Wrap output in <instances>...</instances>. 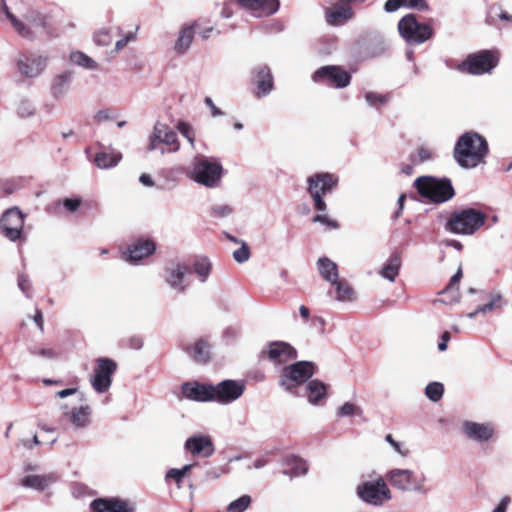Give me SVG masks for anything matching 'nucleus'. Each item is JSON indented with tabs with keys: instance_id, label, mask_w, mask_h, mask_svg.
I'll use <instances>...</instances> for the list:
<instances>
[{
	"instance_id": "obj_59",
	"label": "nucleus",
	"mask_w": 512,
	"mask_h": 512,
	"mask_svg": "<svg viewBox=\"0 0 512 512\" xmlns=\"http://www.w3.org/2000/svg\"><path fill=\"white\" fill-rule=\"evenodd\" d=\"M385 439L394 448V450L397 453H399L402 456H406L407 455L408 451L407 450L403 451L402 450V445L399 442L395 441L393 439L392 435H390V434L386 435Z\"/></svg>"
},
{
	"instance_id": "obj_34",
	"label": "nucleus",
	"mask_w": 512,
	"mask_h": 512,
	"mask_svg": "<svg viewBox=\"0 0 512 512\" xmlns=\"http://www.w3.org/2000/svg\"><path fill=\"white\" fill-rule=\"evenodd\" d=\"M210 344L205 339H199L195 342L190 352L187 348V352L191 355L193 360L197 363H206L210 359Z\"/></svg>"
},
{
	"instance_id": "obj_44",
	"label": "nucleus",
	"mask_w": 512,
	"mask_h": 512,
	"mask_svg": "<svg viewBox=\"0 0 512 512\" xmlns=\"http://www.w3.org/2000/svg\"><path fill=\"white\" fill-rule=\"evenodd\" d=\"M444 393V386L440 382H431L425 388L426 397L433 401L438 402Z\"/></svg>"
},
{
	"instance_id": "obj_61",
	"label": "nucleus",
	"mask_w": 512,
	"mask_h": 512,
	"mask_svg": "<svg viewBox=\"0 0 512 512\" xmlns=\"http://www.w3.org/2000/svg\"><path fill=\"white\" fill-rule=\"evenodd\" d=\"M204 102L210 108L213 117L221 116L223 114V112L218 107H216L210 97H206Z\"/></svg>"
},
{
	"instance_id": "obj_32",
	"label": "nucleus",
	"mask_w": 512,
	"mask_h": 512,
	"mask_svg": "<svg viewBox=\"0 0 512 512\" xmlns=\"http://www.w3.org/2000/svg\"><path fill=\"white\" fill-rule=\"evenodd\" d=\"M122 159V154L116 151H100L94 157L95 165L100 169H110L118 165Z\"/></svg>"
},
{
	"instance_id": "obj_56",
	"label": "nucleus",
	"mask_w": 512,
	"mask_h": 512,
	"mask_svg": "<svg viewBox=\"0 0 512 512\" xmlns=\"http://www.w3.org/2000/svg\"><path fill=\"white\" fill-rule=\"evenodd\" d=\"M313 222L315 223H322L326 226H328L331 229L338 228V223L335 220H331L328 218L326 214H317L313 217Z\"/></svg>"
},
{
	"instance_id": "obj_47",
	"label": "nucleus",
	"mask_w": 512,
	"mask_h": 512,
	"mask_svg": "<svg viewBox=\"0 0 512 512\" xmlns=\"http://www.w3.org/2000/svg\"><path fill=\"white\" fill-rule=\"evenodd\" d=\"M194 271L200 278L201 282H205L211 271V264L206 259L196 261L194 264Z\"/></svg>"
},
{
	"instance_id": "obj_25",
	"label": "nucleus",
	"mask_w": 512,
	"mask_h": 512,
	"mask_svg": "<svg viewBox=\"0 0 512 512\" xmlns=\"http://www.w3.org/2000/svg\"><path fill=\"white\" fill-rule=\"evenodd\" d=\"M267 354L268 358L276 363H286L297 358L296 350L285 342L270 343Z\"/></svg>"
},
{
	"instance_id": "obj_31",
	"label": "nucleus",
	"mask_w": 512,
	"mask_h": 512,
	"mask_svg": "<svg viewBox=\"0 0 512 512\" xmlns=\"http://www.w3.org/2000/svg\"><path fill=\"white\" fill-rule=\"evenodd\" d=\"M320 275L328 282L335 283L339 278L338 266L328 257H320L317 261Z\"/></svg>"
},
{
	"instance_id": "obj_43",
	"label": "nucleus",
	"mask_w": 512,
	"mask_h": 512,
	"mask_svg": "<svg viewBox=\"0 0 512 512\" xmlns=\"http://www.w3.org/2000/svg\"><path fill=\"white\" fill-rule=\"evenodd\" d=\"M331 284L336 287V293H337L336 299L338 301L343 302V301H349L352 299L353 290L349 286V284H347L344 281H339L338 279L335 281V283H331Z\"/></svg>"
},
{
	"instance_id": "obj_39",
	"label": "nucleus",
	"mask_w": 512,
	"mask_h": 512,
	"mask_svg": "<svg viewBox=\"0 0 512 512\" xmlns=\"http://www.w3.org/2000/svg\"><path fill=\"white\" fill-rule=\"evenodd\" d=\"M15 110L20 118H30L36 113L35 105L27 98L20 99L16 103Z\"/></svg>"
},
{
	"instance_id": "obj_1",
	"label": "nucleus",
	"mask_w": 512,
	"mask_h": 512,
	"mask_svg": "<svg viewBox=\"0 0 512 512\" xmlns=\"http://www.w3.org/2000/svg\"><path fill=\"white\" fill-rule=\"evenodd\" d=\"M488 152L486 139L476 132L469 131L458 138L453 157L461 168L473 169L485 163Z\"/></svg>"
},
{
	"instance_id": "obj_23",
	"label": "nucleus",
	"mask_w": 512,
	"mask_h": 512,
	"mask_svg": "<svg viewBox=\"0 0 512 512\" xmlns=\"http://www.w3.org/2000/svg\"><path fill=\"white\" fill-rule=\"evenodd\" d=\"M155 249L156 245L153 241L139 239L128 246L127 251L124 253L125 259L130 263H137L143 258L152 255Z\"/></svg>"
},
{
	"instance_id": "obj_11",
	"label": "nucleus",
	"mask_w": 512,
	"mask_h": 512,
	"mask_svg": "<svg viewBox=\"0 0 512 512\" xmlns=\"http://www.w3.org/2000/svg\"><path fill=\"white\" fill-rule=\"evenodd\" d=\"M357 495L362 501L374 506H381L391 499V492L383 478L360 484L357 487Z\"/></svg>"
},
{
	"instance_id": "obj_13",
	"label": "nucleus",
	"mask_w": 512,
	"mask_h": 512,
	"mask_svg": "<svg viewBox=\"0 0 512 512\" xmlns=\"http://www.w3.org/2000/svg\"><path fill=\"white\" fill-rule=\"evenodd\" d=\"M117 369V363L110 358H99L96 361L90 383L97 393H105L112 384V375Z\"/></svg>"
},
{
	"instance_id": "obj_33",
	"label": "nucleus",
	"mask_w": 512,
	"mask_h": 512,
	"mask_svg": "<svg viewBox=\"0 0 512 512\" xmlns=\"http://www.w3.org/2000/svg\"><path fill=\"white\" fill-rule=\"evenodd\" d=\"M326 385L315 379L311 380L306 385V393L309 403L316 405L326 396Z\"/></svg>"
},
{
	"instance_id": "obj_30",
	"label": "nucleus",
	"mask_w": 512,
	"mask_h": 512,
	"mask_svg": "<svg viewBox=\"0 0 512 512\" xmlns=\"http://www.w3.org/2000/svg\"><path fill=\"white\" fill-rule=\"evenodd\" d=\"M72 80V72L66 71L57 75L51 85V95L55 99H60L68 92Z\"/></svg>"
},
{
	"instance_id": "obj_4",
	"label": "nucleus",
	"mask_w": 512,
	"mask_h": 512,
	"mask_svg": "<svg viewBox=\"0 0 512 512\" xmlns=\"http://www.w3.org/2000/svg\"><path fill=\"white\" fill-rule=\"evenodd\" d=\"M414 186L421 196L433 203L447 202L455 195L452 182L448 178L422 176L415 180Z\"/></svg>"
},
{
	"instance_id": "obj_6",
	"label": "nucleus",
	"mask_w": 512,
	"mask_h": 512,
	"mask_svg": "<svg viewBox=\"0 0 512 512\" xmlns=\"http://www.w3.org/2000/svg\"><path fill=\"white\" fill-rule=\"evenodd\" d=\"M398 31L408 45H420L433 36V28L419 22L414 14H407L399 20Z\"/></svg>"
},
{
	"instance_id": "obj_45",
	"label": "nucleus",
	"mask_w": 512,
	"mask_h": 512,
	"mask_svg": "<svg viewBox=\"0 0 512 512\" xmlns=\"http://www.w3.org/2000/svg\"><path fill=\"white\" fill-rule=\"evenodd\" d=\"M163 144L169 146L168 152H177L180 148L176 132L171 130L168 126L163 135Z\"/></svg>"
},
{
	"instance_id": "obj_48",
	"label": "nucleus",
	"mask_w": 512,
	"mask_h": 512,
	"mask_svg": "<svg viewBox=\"0 0 512 512\" xmlns=\"http://www.w3.org/2000/svg\"><path fill=\"white\" fill-rule=\"evenodd\" d=\"M94 42L99 46H108L112 43V35L108 29H100L94 34Z\"/></svg>"
},
{
	"instance_id": "obj_57",
	"label": "nucleus",
	"mask_w": 512,
	"mask_h": 512,
	"mask_svg": "<svg viewBox=\"0 0 512 512\" xmlns=\"http://www.w3.org/2000/svg\"><path fill=\"white\" fill-rule=\"evenodd\" d=\"M358 408L349 402L344 403L338 410V415L345 417V416H352L355 414L356 410Z\"/></svg>"
},
{
	"instance_id": "obj_58",
	"label": "nucleus",
	"mask_w": 512,
	"mask_h": 512,
	"mask_svg": "<svg viewBox=\"0 0 512 512\" xmlns=\"http://www.w3.org/2000/svg\"><path fill=\"white\" fill-rule=\"evenodd\" d=\"M80 204V198H66L63 200V206L71 213L77 211V209L80 207Z\"/></svg>"
},
{
	"instance_id": "obj_3",
	"label": "nucleus",
	"mask_w": 512,
	"mask_h": 512,
	"mask_svg": "<svg viewBox=\"0 0 512 512\" xmlns=\"http://www.w3.org/2000/svg\"><path fill=\"white\" fill-rule=\"evenodd\" d=\"M487 215L475 208H464L453 213L446 223V229L454 234L473 235L484 226Z\"/></svg>"
},
{
	"instance_id": "obj_38",
	"label": "nucleus",
	"mask_w": 512,
	"mask_h": 512,
	"mask_svg": "<svg viewBox=\"0 0 512 512\" xmlns=\"http://www.w3.org/2000/svg\"><path fill=\"white\" fill-rule=\"evenodd\" d=\"M70 60L74 64L81 66L88 70H95L98 68V64L91 57L83 52L76 51L70 54Z\"/></svg>"
},
{
	"instance_id": "obj_49",
	"label": "nucleus",
	"mask_w": 512,
	"mask_h": 512,
	"mask_svg": "<svg viewBox=\"0 0 512 512\" xmlns=\"http://www.w3.org/2000/svg\"><path fill=\"white\" fill-rule=\"evenodd\" d=\"M365 100L369 106L377 108L387 102V97L375 92H367Z\"/></svg>"
},
{
	"instance_id": "obj_14",
	"label": "nucleus",
	"mask_w": 512,
	"mask_h": 512,
	"mask_svg": "<svg viewBox=\"0 0 512 512\" xmlns=\"http://www.w3.org/2000/svg\"><path fill=\"white\" fill-rule=\"evenodd\" d=\"M312 80L316 83L324 82L336 88H344L350 84L351 76L343 68L329 65L317 69L312 75Z\"/></svg>"
},
{
	"instance_id": "obj_41",
	"label": "nucleus",
	"mask_w": 512,
	"mask_h": 512,
	"mask_svg": "<svg viewBox=\"0 0 512 512\" xmlns=\"http://www.w3.org/2000/svg\"><path fill=\"white\" fill-rule=\"evenodd\" d=\"M195 466V464H186L182 468H171L166 473V479H173L180 489L183 478L185 475L191 471V469Z\"/></svg>"
},
{
	"instance_id": "obj_21",
	"label": "nucleus",
	"mask_w": 512,
	"mask_h": 512,
	"mask_svg": "<svg viewBox=\"0 0 512 512\" xmlns=\"http://www.w3.org/2000/svg\"><path fill=\"white\" fill-rule=\"evenodd\" d=\"M252 81L256 85V96L258 98L267 96L274 87V79L270 68L267 65H258L252 71Z\"/></svg>"
},
{
	"instance_id": "obj_16",
	"label": "nucleus",
	"mask_w": 512,
	"mask_h": 512,
	"mask_svg": "<svg viewBox=\"0 0 512 512\" xmlns=\"http://www.w3.org/2000/svg\"><path fill=\"white\" fill-rule=\"evenodd\" d=\"M462 430L468 439L480 443L489 442L495 434V427L489 422L465 421L462 424Z\"/></svg>"
},
{
	"instance_id": "obj_40",
	"label": "nucleus",
	"mask_w": 512,
	"mask_h": 512,
	"mask_svg": "<svg viewBox=\"0 0 512 512\" xmlns=\"http://www.w3.org/2000/svg\"><path fill=\"white\" fill-rule=\"evenodd\" d=\"M167 125L164 123L157 122L154 125L153 133L150 137L148 149L156 150L158 148L159 143H163V135L166 131Z\"/></svg>"
},
{
	"instance_id": "obj_55",
	"label": "nucleus",
	"mask_w": 512,
	"mask_h": 512,
	"mask_svg": "<svg viewBox=\"0 0 512 512\" xmlns=\"http://www.w3.org/2000/svg\"><path fill=\"white\" fill-rule=\"evenodd\" d=\"M462 278V269L459 268L457 272L451 277L448 285L444 289V293L452 292L454 289L458 291L457 285L459 284L460 280Z\"/></svg>"
},
{
	"instance_id": "obj_26",
	"label": "nucleus",
	"mask_w": 512,
	"mask_h": 512,
	"mask_svg": "<svg viewBox=\"0 0 512 512\" xmlns=\"http://www.w3.org/2000/svg\"><path fill=\"white\" fill-rule=\"evenodd\" d=\"M308 469L307 462L298 456L292 455L284 460L283 474L290 478L303 476Z\"/></svg>"
},
{
	"instance_id": "obj_51",
	"label": "nucleus",
	"mask_w": 512,
	"mask_h": 512,
	"mask_svg": "<svg viewBox=\"0 0 512 512\" xmlns=\"http://www.w3.org/2000/svg\"><path fill=\"white\" fill-rule=\"evenodd\" d=\"M178 131L189 141L193 146L195 142V134L192 127L186 122H179L177 125Z\"/></svg>"
},
{
	"instance_id": "obj_27",
	"label": "nucleus",
	"mask_w": 512,
	"mask_h": 512,
	"mask_svg": "<svg viewBox=\"0 0 512 512\" xmlns=\"http://www.w3.org/2000/svg\"><path fill=\"white\" fill-rule=\"evenodd\" d=\"M400 7L416 9L419 11H426L429 9V6L425 0H387L384 4V10L387 13H393Z\"/></svg>"
},
{
	"instance_id": "obj_36",
	"label": "nucleus",
	"mask_w": 512,
	"mask_h": 512,
	"mask_svg": "<svg viewBox=\"0 0 512 512\" xmlns=\"http://www.w3.org/2000/svg\"><path fill=\"white\" fill-rule=\"evenodd\" d=\"M90 413L89 406L74 408L70 414V422L77 428H83L89 423Z\"/></svg>"
},
{
	"instance_id": "obj_17",
	"label": "nucleus",
	"mask_w": 512,
	"mask_h": 512,
	"mask_svg": "<svg viewBox=\"0 0 512 512\" xmlns=\"http://www.w3.org/2000/svg\"><path fill=\"white\" fill-rule=\"evenodd\" d=\"M185 451L193 456L208 458L215 452V447L210 436L196 434L189 437L184 443Z\"/></svg>"
},
{
	"instance_id": "obj_29",
	"label": "nucleus",
	"mask_w": 512,
	"mask_h": 512,
	"mask_svg": "<svg viewBox=\"0 0 512 512\" xmlns=\"http://www.w3.org/2000/svg\"><path fill=\"white\" fill-rule=\"evenodd\" d=\"M56 479L57 478L53 473L47 475H27L22 479L21 484L27 488L44 490L54 483Z\"/></svg>"
},
{
	"instance_id": "obj_53",
	"label": "nucleus",
	"mask_w": 512,
	"mask_h": 512,
	"mask_svg": "<svg viewBox=\"0 0 512 512\" xmlns=\"http://www.w3.org/2000/svg\"><path fill=\"white\" fill-rule=\"evenodd\" d=\"M18 287L26 297H31V283L26 275L21 274L18 276Z\"/></svg>"
},
{
	"instance_id": "obj_15",
	"label": "nucleus",
	"mask_w": 512,
	"mask_h": 512,
	"mask_svg": "<svg viewBox=\"0 0 512 512\" xmlns=\"http://www.w3.org/2000/svg\"><path fill=\"white\" fill-rule=\"evenodd\" d=\"M243 383L235 380H223L214 385V401L220 404H230L239 399L244 393Z\"/></svg>"
},
{
	"instance_id": "obj_12",
	"label": "nucleus",
	"mask_w": 512,
	"mask_h": 512,
	"mask_svg": "<svg viewBox=\"0 0 512 512\" xmlns=\"http://www.w3.org/2000/svg\"><path fill=\"white\" fill-rule=\"evenodd\" d=\"M497 64V56L489 50H483L479 53L469 55L459 68L472 75H482L490 73Z\"/></svg>"
},
{
	"instance_id": "obj_2",
	"label": "nucleus",
	"mask_w": 512,
	"mask_h": 512,
	"mask_svg": "<svg viewBox=\"0 0 512 512\" xmlns=\"http://www.w3.org/2000/svg\"><path fill=\"white\" fill-rule=\"evenodd\" d=\"M223 167L220 162L205 156L195 157L188 176L194 182L206 187L216 188L220 185Z\"/></svg>"
},
{
	"instance_id": "obj_22",
	"label": "nucleus",
	"mask_w": 512,
	"mask_h": 512,
	"mask_svg": "<svg viewBox=\"0 0 512 512\" xmlns=\"http://www.w3.org/2000/svg\"><path fill=\"white\" fill-rule=\"evenodd\" d=\"M47 59L40 55H26L19 58L17 66L22 76L34 78L39 76L46 68Z\"/></svg>"
},
{
	"instance_id": "obj_8",
	"label": "nucleus",
	"mask_w": 512,
	"mask_h": 512,
	"mask_svg": "<svg viewBox=\"0 0 512 512\" xmlns=\"http://www.w3.org/2000/svg\"><path fill=\"white\" fill-rule=\"evenodd\" d=\"M338 181L339 178L331 173H317L308 178V192L316 210L326 211L327 206L323 196L330 193L337 186Z\"/></svg>"
},
{
	"instance_id": "obj_60",
	"label": "nucleus",
	"mask_w": 512,
	"mask_h": 512,
	"mask_svg": "<svg viewBox=\"0 0 512 512\" xmlns=\"http://www.w3.org/2000/svg\"><path fill=\"white\" fill-rule=\"evenodd\" d=\"M128 345L131 349L140 350L143 347V339L137 335L131 336L128 339Z\"/></svg>"
},
{
	"instance_id": "obj_24",
	"label": "nucleus",
	"mask_w": 512,
	"mask_h": 512,
	"mask_svg": "<svg viewBox=\"0 0 512 512\" xmlns=\"http://www.w3.org/2000/svg\"><path fill=\"white\" fill-rule=\"evenodd\" d=\"M354 16L352 8L338 0L331 8L325 11V18L329 25L340 26L351 20Z\"/></svg>"
},
{
	"instance_id": "obj_10",
	"label": "nucleus",
	"mask_w": 512,
	"mask_h": 512,
	"mask_svg": "<svg viewBox=\"0 0 512 512\" xmlns=\"http://www.w3.org/2000/svg\"><path fill=\"white\" fill-rule=\"evenodd\" d=\"M191 273L190 266L183 261H170L163 270L166 285L176 294H183L189 287L187 275Z\"/></svg>"
},
{
	"instance_id": "obj_7",
	"label": "nucleus",
	"mask_w": 512,
	"mask_h": 512,
	"mask_svg": "<svg viewBox=\"0 0 512 512\" xmlns=\"http://www.w3.org/2000/svg\"><path fill=\"white\" fill-rule=\"evenodd\" d=\"M25 215L18 207H11L3 212L0 218L2 235L13 243L23 244L27 237L24 233Z\"/></svg>"
},
{
	"instance_id": "obj_37",
	"label": "nucleus",
	"mask_w": 512,
	"mask_h": 512,
	"mask_svg": "<svg viewBox=\"0 0 512 512\" xmlns=\"http://www.w3.org/2000/svg\"><path fill=\"white\" fill-rule=\"evenodd\" d=\"M502 305H503L502 296L500 294H494V295H492L491 300L488 303L477 307V309L474 312H470L467 316L469 318L473 319L477 314H480V313L485 314V313L491 312L494 309L501 308Z\"/></svg>"
},
{
	"instance_id": "obj_28",
	"label": "nucleus",
	"mask_w": 512,
	"mask_h": 512,
	"mask_svg": "<svg viewBox=\"0 0 512 512\" xmlns=\"http://www.w3.org/2000/svg\"><path fill=\"white\" fill-rule=\"evenodd\" d=\"M194 28L191 25L183 26L174 45V51L178 55H184L190 48L194 39Z\"/></svg>"
},
{
	"instance_id": "obj_19",
	"label": "nucleus",
	"mask_w": 512,
	"mask_h": 512,
	"mask_svg": "<svg viewBox=\"0 0 512 512\" xmlns=\"http://www.w3.org/2000/svg\"><path fill=\"white\" fill-rule=\"evenodd\" d=\"M236 2L257 18L270 16L279 9L278 0H236Z\"/></svg>"
},
{
	"instance_id": "obj_20",
	"label": "nucleus",
	"mask_w": 512,
	"mask_h": 512,
	"mask_svg": "<svg viewBox=\"0 0 512 512\" xmlns=\"http://www.w3.org/2000/svg\"><path fill=\"white\" fill-rule=\"evenodd\" d=\"M182 394L185 398L197 402L214 401V385L198 382H186L182 385Z\"/></svg>"
},
{
	"instance_id": "obj_42",
	"label": "nucleus",
	"mask_w": 512,
	"mask_h": 512,
	"mask_svg": "<svg viewBox=\"0 0 512 512\" xmlns=\"http://www.w3.org/2000/svg\"><path fill=\"white\" fill-rule=\"evenodd\" d=\"M25 20L35 27L45 29L47 27V16L39 10L30 9L24 15Z\"/></svg>"
},
{
	"instance_id": "obj_63",
	"label": "nucleus",
	"mask_w": 512,
	"mask_h": 512,
	"mask_svg": "<svg viewBox=\"0 0 512 512\" xmlns=\"http://www.w3.org/2000/svg\"><path fill=\"white\" fill-rule=\"evenodd\" d=\"M510 503V497L505 496L499 502V504L493 509L492 512H506L508 504Z\"/></svg>"
},
{
	"instance_id": "obj_46",
	"label": "nucleus",
	"mask_w": 512,
	"mask_h": 512,
	"mask_svg": "<svg viewBox=\"0 0 512 512\" xmlns=\"http://www.w3.org/2000/svg\"><path fill=\"white\" fill-rule=\"evenodd\" d=\"M250 503L251 497L249 495H243L228 505L227 512H244L249 507Z\"/></svg>"
},
{
	"instance_id": "obj_18",
	"label": "nucleus",
	"mask_w": 512,
	"mask_h": 512,
	"mask_svg": "<svg viewBox=\"0 0 512 512\" xmlns=\"http://www.w3.org/2000/svg\"><path fill=\"white\" fill-rule=\"evenodd\" d=\"M91 508L94 512H135V505L117 497L98 498L91 502Z\"/></svg>"
},
{
	"instance_id": "obj_9",
	"label": "nucleus",
	"mask_w": 512,
	"mask_h": 512,
	"mask_svg": "<svg viewBox=\"0 0 512 512\" xmlns=\"http://www.w3.org/2000/svg\"><path fill=\"white\" fill-rule=\"evenodd\" d=\"M315 373V365L310 361H298L283 369L280 385L287 391L305 383Z\"/></svg>"
},
{
	"instance_id": "obj_54",
	"label": "nucleus",
	"mask_w": 512,
	"mask_h": 512,
	"mask_svg": "<svg viewBox=\"0 0 512 512\" xmlns=\"http://www.w3.org/2000/svg\"><path fill=\"white\" fill-rule=\"evenodd\" d=\"M29 352L32 355L44 357V358H54L56 357V353L49 348H39V347H30Z\"/></svg>"
},
{
	"instance_id": "obj_64",
	"label": "nucleus",
	"mask_w": 512,
	"mask_h": 512,
	"mask_svg": "<svg viewBox=\"0 0 512 512\" xmlns=\"http://www.w3.org/2000/svg\"><path fill=\"white\" fill-rule=\"evenodd\" d=\"M33 320L37 324V326L39 327L40 331H43L44 330V323H43V315H42L41 310H39V309L36 310L35 315L33 317Z\"/></svg>"
},
{
	"instance_id": "obj_35",
	"label": "nucleus",
	"mask_w": 512,
	"mask_h": 512,
	"mask_svg": "<svg viewBox=\"0 0 512 512\" xmlns=\"http://www.w3.org/2000/svg\"><path fill=\"white\" fill-rule=\"evenodd\" d=\"M401 267V257L398 254H393L390 256V258L387 260V262L384 264L380 271V275L391 281L394 282L396 277L399 274V270Z\"/></svg>"
},
{
	"instance_id": "obj_50",
	"label": "nucleus",
	"mask_w": 512,
	"mask_h": 512,
	"mask_svg": "<svg viewBox=\"0 0 512 512\" xmlns=\"http://www.w3.org/2000/svg\"><path fill=\"white\" fill-rule=\"evenodd\" d=\"M249 257V246L244 241H241V247L233 252V258L238 263H244L249 259Z\"/></svg>"
},
{
	"instance_id": "obj_5",
	"label": "nucleus",
	"mask_w": 512,
	"mask_h": 512,
	"mask_svg": "<svg viewBox=\"0 0 512 512\" xmlns=\"http://www.w3.org/2000/svg\"><path fill=\"white\" fill-rule=\"evenodd\" d=\"M389 483L403 492H417L426 494L429 488L426 486L427 478L422 472L409 469H392L386 475Z\"/></svg>"
},
{
	"instance_id": "obj_52",
	"label": "nucleus",
	"mask_w": 512,
	"mask_h": 512,
	"mask_svg": "<svg viewBox=\"0 0 512 512\" xmlns=\"http://www.w3.org/2000/svg\"><path fill=\"white\" fill-rule=\"evenodd\" d=\"M232 212H233V209L229 205L222 204V205H214L212 207L211 214L214 217L224 218V217L231 215Z\"/></svg>"
},
{
	"instance_id": "obj_62",
	"label": "nucleus",
	"mask_w": 512,
	"mask_h": 512,
	"mask_svg": "<svg viewBox=\"0 0 512 512\" xmlns=\"http://www.w3.org/2000/svg\"><path fill=\"white\" fill-rule=\"evenodd\" d=\"M94 119H95V121L100 123V122L108 121V120L112 119V117L110 115V111L108 109H104V110H99L95 114Z\"/></svg>"
}]
</instances>
